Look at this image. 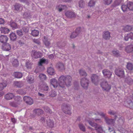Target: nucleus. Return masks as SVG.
I'll list each match as a JSON object with an SVG mask.
<instances>
[{
	"instance_id": "nucleus-31",
	"label": "nucleus",
	"mask_w": 133,
	"mask_h": 133,
	"mask_svg": "<svg viewBox=\"0 0 133 133\" xmlns=\"http://www.w3.org/2000/svg\"><path fill=\"white\" fill-rule=\"evenodd\" d=\"M57 66L60 70H63L65 69L63 64L59 62L58 63L57 65Z\"/></svg>"
},
{
	"instance_id": "nucleus-6",
	"label": "nucleus",
	"mask_w": 133,
	"mask_h": 133,
	"mask_svg": "<svg viewBox=\"0 0 133 133\" xmlns=\"http://www.w3.org/2000/svg\"><path fill=\"white\" fill-rule=\"evenodd\" d=\"M65 16L68 18H74L76 17L77 14L73 11L68 10L66 11L65 13Z\"/></svg>"
},
{
	"instance_id": "nucleus-15",
	"label": "nucleus",
	"mask_w": 133,
	"mask_h": 133,
	"mask_svg": "<svg viewBox=\"0 0 133 133\" xmlns=\"http://www.w3.org/2000/svg\"><path fill=\"white\" fill-rule=\"evenodd\" d=\"M46 124L47 125L51 128L53 127L54 126V122L53 120L49 118L47 119Z\"/></svg>"
},
{
	"instance_id": "nucleus-1",
	"label": "nucleus",
	"mask_w": 133,
	"mask_h": 133,
	"mask_svg": "<svg viewBox=\"0 0 133 133\" xmlns=\"http://www.w3.org/2000/svg\"><path fill=\"white\" fill-rule=\"evenodd\" d=\"M72 78L69 75L61 76L58 78V84L62 88L65 87V85L67 87L70 86L71 84Z\"/></svg>"
},
{
	"instance_id": "nucleus-2",
	"label": "nucleus",
	"mask_w": 133,
	"mask_h": 133,
	"mask_svg": "<svg viewBox=\"0 0 133 133\" xmlns=\"http://www.w3.org/2000/svg\"><path fill=\"white\" fill-rule=\"evenodd\" d=\"M89 124L92 127H94L98 133H102V129L100 126L97 125L96 123L93 122L92 119H90L88 121Z\"/></svg>"
},
{
	"instance_id": "nucleus-12",
	"label": "nucleus",
	"mask_w": 133,
	"mask_h": 133,
	"mask_svg": "<svg viewBox=\"0 0 133 133\" xmlns=\"http://www.w3.org/2000/svg\"><path fill=\"white\" fill-rule=\"evenodd\" d=\"M32 56L36 58L41 57L42 56V54L41 52L35 51H32Z\"/></svg>"
},
{
	"instance_id": "nucleus-40",
	"label": "nucleus",
	"mask_w": 133,
	"mask_h": 133,
	"mask_svg": "<svg viewBox=\"0 0 133 133\" xmlns=\"http://www.w3.org/2000/svg\"><path fill=\"white\" fill-rule=\"evenodd\" d=\"M132 29V28L131 26H127L124 28V30L125 31L128 32L131 31Z\"/></svg>"
},
{
	"instance_id": "nucleus-7",
	"label": "nucleus",
	"mask_w": 133,
	"mask_h": 133,
	"mask_svg": "<svg viewBox=\"0 0 133 133\" xmlns=\"http://www.w3.org/2000/svg\"><path fill=\"white\" fill-rule=\"evenodd\" d=\"M89 80L85 78L81 79V86L84 89L87 88L89 84Z\"/></svg>"
},
{
	"instance_id": "nucleus-4",
	"label": "nucleus",
	"mask_w": 133,
	"mask_h": 133,
	"mask_svg": "<svg viewBox=\"0 0 133 133\" xmlns=\"http://www.w3.org/2000/svg\"><path fill=\"white\" fill-rule=\"evenodd\" d=\"M62 108L63 111L65 113L69 115L71 114V108L69 105L64 104L62 105Z\"/></svg>"
},
{
	"instance_id": "nucleus-30",
	"label": "nucleus",
	"mask_w": 133,
	"mask_h": 133,
	"mask_svg": "<svg viewBox=\"0 0 133 133\" xmlns=\"http://www.w3.org/2000/svg\"><path fill=\"white\" fill-rule=\"evenodd\" d=\"M22 9V6L20 4H16L15 6V10L18 11Z\"/></svg>"
},
{
	"instance_id": "nucleus-59",
	"label": "nucleus",
	"mask_w": 133,
	"mask_h": 133,
	"mask_svg": "<svg viewBox=\"0 0 133 133\" xmlns=\"http://www.w3.org/2000/svg\"><path fill=\"white\" fill-rule=\"evenodd\" d=\"M23 31L25 32H28V28L26 27H24L23 28Z\"/></svg>"
},
{
	"instance_id": "nucleus-27",
	"label": "nucleus",
	"mask_w": 133,
	"mask_h": 133,
	"mask_svg": "<svg viewBox=\"0 0 133 133\" xmlns=\"http://www.w3.org/2000/svg\"><path fill=\"white\" fill-rule=\"evenodd\" d=\"M11 62L13 66L14 67H17L18 66L19 62L16 59H12Z\"/></svg>"
},
{
	"instance_id": "nucleus-35",
	"label": "nucleus",
	"mask_w": 133,
	"mask_h": 133,
	"mask_svg": "<svg viewBox=\"0 0 133 133\" xmlns=\"http://www.w3.org/2000/svg\"><path fill=\"white\" fill-rule=\"evenodd\" d=\"M10 36L11 39L13 41L15 40L16 38L17 37L16 34L13 32L10 34Z\"/></svg>"
},
{
	"instance_id": "nucleus-22",
	"label": "nucleus",
	"mask_w": 133,
	"mask_h": 133,
	"mask_svg": "<svg viewBox=\"0 0 133 133\" xmlns=\"http://www.w3.org/2000/svg\"><path fill=\"white\" fill-rule=\"evenodd\" d=\"M124 80L125 82L129 85H131L133 83V79L129 77L125 78Z\"/></svg>"
},
{
	"instance_id": "nucleus-21",
	"label": "nucleus",
	"mask_w": 133,
	"mask_h": 133,
	"mask_svg": "<svg viewBox=\"0 0 133 133\" xmlns=\"http://www.w3.org/2000/svg\"><path fill=\"white\" fill-rule=\"evenodd\" d=\"M48 63V60L44 58H42L40 59L38 63L39 66L42 65L43 64H47Z\"/></svg>"
},
{
	"instance_id": "nucleus-56",
	"label": "nucleus",
	"mask_w": 133,
	"mask_h": 133,
	"mask_svg": "<svg viewBox=\"0 0 133 133\" xmlns=\"http://www.w3.org/2000/svg\"><path fill=\"white\" fill-rule=\"evenodd\" d=\"M26 66L28 68H30L31 67L32 64L29 62H27L26 64Z\"/></svg>"
},
{
	"instance_id": "nucleus-29",
	"label": "nucleus",
	"mask_w": 133,
	"mask_h": 133,
	"mask_svg": "<svg viewBox=\"0 0 133 133\" xmlns=\"http://www.w3.org/2000/svg\"><path fill=\"white\" fill-rule=\"evenodd\" d=\"M34 78L33 76L31 75H29L27 78V80L28 82L30 83H32L34 82Z\"/></svg>"
},
{
	"instance_id": "nucleus-9",
	"label": "nucleus",
	"mask_w": 133,
	"mask_h": 133,
	"mask_svg": "<svg viewBox=\"0 0 133 133\" xmlns=\"http://www.w3.org/2000/svg\"><path fill=\"white\" fill-rule=\"evenodd\" d=\"M104 76L106 78H110L112 75V72L109 70L104 69L102 71Z\"/></svg>"
},
{
	"instance_id": "nucleus-52",
	"label": "nucleus",
	"mask_w": 133,
	"mask_h": 133,
	"mask_svg": "<svg viewBox=\"0 0 133 133\" xmlns=\"http://www.w3.org/2000/svg\"><path fill=\"white\" fill-rule=\"evenodd\" d=\"M112 53L114 55L116 56H119V54L118 51L116 50H115L112 51Z\"/></svg>"
},
{
	"instance_id": "nucleus-53",
	"label": "nucleus",
	"mask_w": 133,
	"mask_h": 133,
	"mask_svg": "<svg viewBox=\"0 0 133 133\" xmlns=\"http://www.w3.org/2000/svg\"><path fill=\"white\" fill-rule=\"evenodd\" d=\"M79 127L81 130L84 131H85V128L84 126L82 124H79Z\"/></svg>"
},
{
	"instance_id": "nucleus-16",
	"label": "nucleus",
	"mask_w": 133,
	"mask_h": 133,
	"mask_svg": "<svg viewBox=\"0 0 133 133\" xmlns=\"http://www.w3.org/2000/svg\"><path fill=\"white\" fill-rule=\"evenodd\" d=\"M0 31L2 33H8L9 31V29L6 27L1 26L0 27Z\"/></svg>"
},
{
	"instance_id": "nucleus-61",
	"label": "nucleus",
	"mask_w": 133,
	"mask_h": 133,
	"mask_svg": "<svg viewBox=\"0 0 133 133\" xmlns=\"http://www.w3.org/2000/svg\"><path fill=\"white\" fill-rule=\"evenodd\" d=\"M129 37L128 34H125L124 36L125 40L126 41H128V39L130 38Z\"/></svg>"
},
{
	"instance_id": "nucleus-11",
	"label": "nucleus",
	"mask_w": 133,
	"mask_h": 133,
	"mask_svg": "<svg viewBox=\"0 0 133 133\" xmlns=\"http://www.w3.org/2000/svg\"><path fill=\"white\" fill-rule=\"evenodd\" d=\"M43 42L44 44L47 48H49L51 47L50 42L48 41V37L46 36L44 37L43 40Z\"/></svg>"
},
{
	"instance_id": "nucleus-50",
	"label": "nucleus",
	"mask_w": 133,
	"mask_h": 133,
	"mask_svg": "<svg viewBox=\"0 0 133 133\" xmlns=\"http://www.w3.org/2000/svg\"><path fill=\"white\" fill-rule=\"evenodd\" d=\"M104 4L106 5H108L111 4L112 0H104Z\"/></svg>"
},
{
	"instance_id": "nucleus-42",
	"label": "nucleus",
	"mask_w": 133,
	"mask_h": 133,
	"mask_svg": "<svg viewBox=\"0 0 133 133\" xmlns=\"http://www.w3.org/2000/svg\"><path fill=\"white\" fill-rule=\"evenodd\" d=\"M127 68L129 70H131L133 68V65L130 63H128Z\"/></svg>"
},
{
	"instance_id": "nucleus-55",
	"label": "nucleus",
	"mask_w": 133,
	"mask_h": 133,
	"mask_svg": "<svg viewBox=\"0 0 133 133\" xmlns=\"http://www.w3.org/2000/svg\"><path fill=\"white\" fill-rule=\"evenodd\" d=\"M10 105L13 107H16L17 106V103L14 102H10Z\"/></svg>"
},
{
	"instance_id": "nucleus-62",
	"label": "nucleus",
	"mask_w": 133,
	"mask_h": 133,
	"mask_svg": "<svg viewBox=\"0 0 133 133\" xmlns=\"http://www.w3.org/2000/svg\"><path fill=\"white\" fill-rule=\"evenodd\" d=\"M34 42L38 44H39L40 43L39 40L38 39H34Z\"/></svg>"
},
{
	"instance_id": "nucleus-10",
	"label": "nucleus",
	"mask_w": 133,
	"mask_h": 133,
	"mask_svg": "<svg viewBox=\"0 0 133 133\" xmlns=\"http://www.w3.org/2000/svg\"><path fill=\"white\" fill-rule=\"evenodd\" d=\"M91 79L92 82L95 84L97 85L98 83V77L95 74L92 75Z\"/></svg>"
},
{
	"instance_id": "nucleus-45",
	"label": "nucleus",
	"mask_w": 133,
	"mask_h": 133,
	"mask_svg": "<svg viewBox=\"0 0 133 133\" xmlns=\"http://www.w3.org/2000/svg\"><path fill=\"white\" fill-rule=\"evenodd\" d=\"M39 77L40 79L42 80H45L46 79V76L44 74H41L39 75Z\"/></svg>"
},
{
	"instance_id": "nucleus-17",
	"label": "nucleus",
	"mask_w": 133,
	"mask_h": 133,
	"mask_svg": "<svg viewBox=\"0 0 133 133\" xmlns=\"http://www.w3.org/2000/svg\"><path fill=\"white\" fill-rule=\"evenodd\" d=\"M2 48L4 51H8L10 49L11 47L9 44L6 43L3 45Z\"/></svg>"
},
{
	"instance_id": "nucleus-25",
	"label": "nucleus",
	"mask_w": 133,
	"mask_h": 133,
	"mask_svg": "<svg viewBox=\"0 0 133 133\" xmlns=\"http://www.w3.org/2000/svg\"><path fill=\"white\" fill-rule=\"evenodd\" d=\"M14 96V95L11 93L6 94L5 96V98L7 100H10L12 99Z\"/></svg>"
},
{
	"instance_id": "nucleus-39",
	"label": "nucleus",
	"mask_w": 133,
	"mask_h": 133,
	"mask_svg": "<svg viewBox=\"0 0 133 133\" xmlns=\"http://www.w3.org/2000/svg\"><path fill=\"white\" fill-rule=\"evenodd\" d=\"M23 16L24 18H30L31 17L30 14L27 12H25L23 14Z\"/></svg>"
},
{
	"instance_id": "nucleus-48",
	"label": "nucleus",
	"mask_w": 133,
	"mask_h": 133,
	"mask_svg": "<svg viewBox=\"0 0 133 133\" xmlns=\"http://www.w3.org/2000/svg\"><path fill=\"white\" fill-rule=\"evenodd\" d=\"M56 92L54 90H52L50 93V95L51 97H54L56 95Z\"/></svg>"
},
{
	"instance_id": "nucleus-32",
	"label": "nucleus",
	"mask_w": 133,
	"mask_h": 133,
	"mask_svg": "<svg viewBox=\"0 0 133 133\" xmlns=\"http://www.w3.org/2000/svg\"><path fill=\"white\" fill-rule=\"evenodd\" d=\"M7 84L6 81H4L3 82L0 83V90H3L4 87L7 85Z\"/></svg>"
},
{
	"instance_id": "nucleus-26",
	"label": "nucleus",
	"mask_w": 133,
	"mask_h": 133,
	"mask_svg": "<svg viewBox=\"0 0 133 133\" xmlns=\"http://www.w3.org/2000/svg\"><path fill=\"white\" fill-rule=\"evenodd\" d=\"M43 112V111L41 109H37L34 111V114L36 115H39Z\"/></svg>"
},
{
	"instance_id": "nucleus-28",
	"label": "nucleus",
	"mask_w": 133,
	"mask_h": 133,
	"mask_svg": "<svg viewBox=\"0 0 133 133\" xmlns=\"http://www.w3.org/2000/svg\"><path fill=\"white\" fill-rule=\"evenodd\" d=\"M14 85L19 88H21L23 86V83L22 82L15 81L14 82Z\"/></svg>"
},
{
	"instance_id": "nucleus-34",
	"label": "nucleus",
	"mask_w": 133,
	"mask_h": 133,
	"mask_svg": "<svg viewBox=\"0 0 133 133\" xmlns=\"http://www.w3.org/2000/svg\"><path fill=\"white\" fill-rule=\"evenodd\" d=\"M96 3V0H90L88 3V5L90 7L94 6Z\"/></svg>"
},
{
	"instance_id": "nucleus-64",
	"label": "nucleus",
	"mask_w": 133,
	"mask_h": 133,
	"mask_svg": "<svg viewBox=\"0 0 133 133\" xmlns=\"http://www.w3.org/2000/svg\"><path fill=\"white\" fill-rule=\"evenodd\" d=\"M54 57V55L53 54H51L48 56L49 58L51 59H53Z\"/></svg>"
},
{
	"instance_id": "nucleus-8",
	"label": "nucleus",
	"mask_w": 133,
	"mask_h": 133,
	"mask_svg": "<svg viewBox=\"0 0 133 133\" xmlns=\"http://www.w3.org/2000/svg\"><path fill=\"white\" fill-rule=\"evenodd\" d=\"M116 75L121 77L124 76V71L123 69L121 68H119L116 69L115 71Z\"/></svg>"
},
{
	"instance_id": "nucleus-5",
	"label": "nucleus",
	"mask_w": 133,
	"mask_h": 133,
	"mask_svg": "<svg viewBox=\"0 0 133 133\" xmlns=\"http://www.w3.org/2000/svg\"><path fill=\"white\" fill-rule=\"evenodd\" d=\"M97 114L101 117H104L106 123L108 124H113L115 120L112 119H109L107 117H105V114L103 112H98Z\"/></svg>"
},
{
	"instance_id": "nucleus-44",
	"label": "nucleus",
	"mask_w": 133,
	"mask_h": 133,
	"mask_svg": "<svg viewBox=\"0 0 133 133\" xmlns=\"http://www.w3.org/2000/svg\"><path fill=\"white\" fill-rule=\"evenodd\" d=\"M49 87L46 84H44L42 86V89L43 90L47 91L48 90Z\"/></svg>"
},
{
	"instance_id": "nucleus-36",
	"label": "nucleus",
	"mask_w": 133,
	"mask_h": 133,
	"mask_svg": "<svg viewBox=\"0 0 133 133\" xmlns=\"http://www.w3.org/2000/svg\"><path fill=\"white\" fill-rule=\"evenodd\" d=\"M14 76L15 77L20 78L22 77V74L20 72H16L14 73Z\"/></svg>"
},
{
	"instance_id": "nucleus-58",
	"label": "nucleus",
	"mask_w": 133,
	"mask_h": 133,
	"mask_svg": "<svg viewBox=\"0 0 133 133\" xmlns=\"http://www.w3.org/2000/svg\"><path fill=\"white\" fill-rule=\"evenodd\" d=\"M17 34L19 36H22L23 35V33L21 30H18L17 31Z\"/></svg>"
},
{
	"instance_id": "nucleus-23",
	"label": "nucleus",
	"mask_w": 133,
	"mask_h": 133,
	"mask_svg": "<svg viewBox=\"0 0 133 133\" xmlns=\"http://www.w3.org/2000/svg\"><path fill=\"white\" fill-rule=\"evenodd\" d=\"M85 5V3L83 0H79L77 5L79 8H81L84 7Z\"/></svg>"
},
{
	"instance_id": "nucleus-20",
	"label": "nucleus",
	"mask_w": 133,
	"mask_h": 133,
	"mask_svg": "<svg viewBox=\"0 0 133 133\" xmlns=\"http://www.w3.org/2000/svg\"><path fill=\"white\" fill-rule=\"evenodd\" d=\"M8 39V37L5 35H2L0 36V42L2 43L6 42Z\"/></svg>"
},
{
	"instance_id": "nucleus-24",
	"label": "nucleus",
	"mask_w": 133,
	"mask_h": 133,
	"mask_svg": "<svg viewBox=\"0 0 133 133\" xmlns=\"http://www.w3.org/2000/svg\"><path fill=\"white\" fill-rule=\"evenodd\" d=\"M125 50L128 53L131 52L133 51V45H131L127 46L126 47Z\"/></svg>"
},
{
	"instance_id": "nucleus-47",
	"label": "nucleus",
	"mask_w": 133,
	"mask_h": 133,
	"mask_svg": "<svg viewBox=\"0 0 133 133\" xmlns=\"http://www.w3.org/2000/svg\"><path fill=\"white\" fill-rule=\"evenodd\" d=\"M79 74L80 75L85 76L87 75L86 73L83 70L81 69L79 70Z\"/></svg>"
},
{
	"instance_id": "nucleus-14",
	"label": "nucleus",
	"mask_w": 133,
	"mask_h": 133,
	"mask_svg": "<svg viewBox=\"0 0 133 133\" xmlns=\"http://www.w3.org/2000/svg\"><path fill=\"white\" fill-rule=\"evenodd\" d=\"M50 83L54 88H56L58 84V83L57 80L53 78L51 79L50 80Z\"/></svg>"
},
{
	"instance_id": "nucleus-60",
	"label": "nucleus",
	"mask_w": 133,
	"mask_h": 133,
	"mask_svg": "<svg viewBox=\"0 0 133 133\" xmlns=\"http://www.w3.org/2000/svg\"><path fill=\"white\" fill-rule=\"evenodd\" d=\"M128 35L130 38L133 40V33L132 32H130L129 34H128Z\"/></svg>"
},
{
	"instance_id": "nucleus-57",
	"label": "nucleus",
	"mask_w": 133,
	"mask_h": 133,
	"mask_svg": "<svg viewBox=\"0 0 133 133\" xmlns=\"http://www.w3.org/2000/svg\"><path fill=\"white\" fill-rule=\"evenodd\" d=\"M109 114L111 115H114L116 113V112L114 111L110 110L108 112Z\"/></svg>"
},
{
	"instance_id": "nucleus-46",
	"label": "nucleus",
	"mask_w": 133,
	"mask_h": 133,
	"mask_svg": "<svg viewBox=\"0 0 133 133\" xmlns=\"http://www.w3.org/2000/svg\"><path fill=\"white\" fill-rule=\"evenodd\" d=\"M121 8L122 11L124 12L127 11L128 9L127 7V5L126 6L125 5H123L121 6Z\"/></svg>"
},
{
	"instance_id": "nucleus-41",
	"label": "nucleus",
	"mask_w": 133,
	"mask_h": 133,
	"mask_svg": "<svg viewBox=\"0 0 133 133\" xmlns=\"http://www.w3.org/2000/svg\"><path fill=\"white\" fill-rule=\"evenodd\" d=\"M78 29H77L76 30L75 32H74L72 33L70 36V37L71 38H74L78 35V34L77 33V30Z\"/></svg>"
},
{
	"instance_id": "nucleus-51",
	"label": "nucleus",
	"mask_w": 133,
	"mask_h": 133,
	"mask_svg": "<svg viewBox=\"0 0 133 133\" xmlns=\"http://www.w3.org/2000/svg\"><path fill=\"white\" fill-rule=\"evenodd\" d=\"M44 109L46 112H49L50 113H51L52 112V111L47 106L44 107Z\"/></svg>"
},
{
	"instance_id": "nucleus-49",
	"label": "nucleus",
	"mask_w": 133,
	"mask_h": 133,
	"mask_svg": "<svg viewBox=\"0 0 133 133\" xmlns=\"http://www.w3.org/2000/svg\"><path fill=\"white\" fill-rule=\"evenodd\" d=\"M17 92L19 94L24 95L25 94L26 92L22 89H20L17 91Z\"/></svg>"
},
{
	"instance_id": "nucleus-43",
	"label": "nucleus",
	"mask_w": 133,
	"mask_h": 133,
	"mask_svg": "<svg viewBox=\"0 0 133 133\" xmlns=\"http://www.w3.org/2000/svg\"><path fill=\"white\" fill-rule=\"evenodd\" d=\"M10 25L13 28L16 29L17 28L16 24L12 21L10 22Z\"/></svg>"
},
{
	"instance_id": "nucleus-19",
	"label": "nucleus",
	"mask_w": 133,
	"mask_h": 133,
	"mask_svg": "<svg viewBox=\"0 0 133 133\" xmlns=\"http://www.w3.org/2000/svg\"><path fill=\"white\" fill-rule=\"evenodd\" d=\"M103 37L106 39H109L110 37V33L108 31H105L103 32Z\"/></svg>"
},
{
	"instance_id": "nucleus-63",
	"label": "nucleus",
	"mask_w": 133,
	"mask_h": 133,
	"mask_svg": "<svg viewBox=\"0 0 133 133\" xmlns=\"http://www.w3.org/2000/svg\"><path fill=\"white\" fill-rule=\"evenodd\" d=\"M4 20L2 18H0V24H4Z\"/></svg>"
},
{
	"instance_id": "nucleus-37",
	"label": "nucleus",
	"mask_w": 133,
	"mask_h": 133,
	"mask_svg": "<svg viewBox=\"0 0 133 133\" xmlns=\"http://www.w3.org/2000/svg\"><path fill=\"white\" fill-rule=\"evenodd\" d=\"M39 33V31L37 30H34L32 31L31 34L33 36H37L38 35Z\"/></svg>"
},
{
	"instance_id": "nucleus-3",
	"label": "nucleus",
	"mask_w": 133,
	"mask_h": 133,
	"mask_svg": "<svg viewBox=\"0 0 133 133\" xmlns=\"http://www.w3.org/2000/svg\"><path fill=\"white\" fill-rule=\"evenodd\" d=\"M100 84L103 90L104 91H108L111 89L110 85L105 81L104 80V81H102Z\"/></svg>"
},
{
	"instance_id": "nucleus-54",
	"label": "nucleus",
	"mask_w": 133,
	"mask_h": 133,
	"mask_svg": "<svg viewBox=\"0 0 133 133\" xmlns=\"http://www.w3.org/2000/svg\"><path fill=\"white\" fill-rule=\"evenodd\" d=\"M122 0H116L114 4L115 5H118L122 2Z\"/></svg>"
},
{
	"instance_id": "nucleus-33",
	"label": "nucleus",
	"mask_w": 133,
	"mask_h": 133,
	"mask_svg": "<svg viewBox=\"0 0 133 133\" xmlns=\"http://www.w3.org/2000/svg\"><path fill=\"white\" fill-rule=\"evenodd\" d=\"M47 72L50 75H52L55 73V71L54 69L51 67L48 68Z\"/></svg>"
},
{
	"instance_id": "nucleus-18",
	"label": "nucleus",
	"mask_w": 133,
	"mask_h": 133,
	"mask_svg": "<svg viewBox=\"0 0 133 133\" xmlns=\"http://www.w3.org/2000/svg\"><path fill=\"white\" fill-rule=\"evenodd\" d=\"M56 8L59 11L61 12L63 10L66 9H67V7L65 5H59L57 6L56 7Z\"/></svg>"
},
{
	"instance_id": "nucleus-38",
	"label": "nucleus",
	"mask_w": 133,
	"mask_h": 133,
	"mask_svg": "<svg viewBox=\"0 0 133 133\" xmlns=\"http://www.w3.org/2000/svg\"><path fill=\"white\" fill-rule=\"evenodd\" d=\"M127 5L128 9H129L130 10H133V3L129 2L127 3Z\"/></svg>"
},
{
	"instance_id": "nucleus-13",
	"label": "nucleus",
	"mask_w": 133,
	"mask_h": 133,
	"mask_svg": "<svg viewBox=\"0 0 133 133\" xmlns=\"http://www.w3.org/2000/svg\"><path fill=\"white\" fill-rule=\"evenodd\" d=\"M23 99L27 104L30 105H31L33 103V100L30 97L25 96L24 97Z\"/></svg>"
}]
</instances>
